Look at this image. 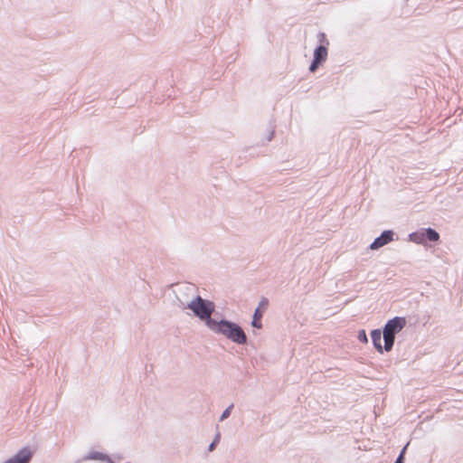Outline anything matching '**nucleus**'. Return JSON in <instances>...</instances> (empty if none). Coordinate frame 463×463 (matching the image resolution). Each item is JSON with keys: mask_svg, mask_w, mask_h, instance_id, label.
Wrapping results in <instances>:
<instances>
[{"mask_svg": "<svg viewBox=\"0 0 463 463\" xmlns=\"http://www.w3.org/2000/svg\"><path fill=\"white\" fill-rule=\"evenodd\" d=\"M408 446H409V442L402 449L398 457H402V458L405 459V453H406V449H407Z\"/></svg>", "mask_w": 463, "mask_h": 463, "instance_id": "nucleus-16", "label": "nucleus"}, {"mask_svg": "<svg viewBox=\"0 0 463 463\" xmlns=\"http://www.w3.org/2000/svg\"><path fill=\"white\" fill-rule=\"evenodd\" d=\"M317 40L319 44L317 46H324L325 48H328L329 41L326 38V34L323 32H319L317 34Z\"/></svg>", "mask_w": 463, "mask_h": 463, "instance_id": "nucleus-11", "label": "nucleus"}, {"mask_svg": "<svg viewBox=\"0 0 463 463\" xmlns=\"http://www.w3.org/2000/svg\"><path fill=\"white\" fill-rule=\"evenodd\" d=\"M233 409V403H232L231 405H229L222 413L219 420L220 421H223L224 420H226L227 418L230 417L231 413H232V411Z\"/></svg>", "mask_w": 463, "mask_h": 463, "instance_id": "nucleus-12", "label": "nucleus"}, {"mask_svg": "<svg viewBox=\"0 0 463 463\" xmlns=\"http://www.w3.org/2000/svg\"><path fill=\"white\" fill-rule=\"evenodd\" d=\"M220 439H221V434L218 432V433L215 435V437H214V439H213V441H212V442L209 444V446H208V450H209V451H213V450L216 449L217 445H218V444H219V442H220Z\"/></svg>", "mask_w": 463, "mask_h": 463, "instance_id": "nucleus-13", "label": "nucleus"}, {"mask_svg": "<svg viewBox=\"0 0 463 463\" xmlns=\"http://www.w3.org/2000/svg\"><path fill=\"white\" fill-rule=\"evenodd\" d=\"M383 336V329H373L371 331V339L373 345V347L376 349L377 352L380 354H383L384 350V345H382L381 339Z\"/></svg>", "mask_w": 463, "mask_h": 463, "instance_id": "nucleus-8", "label": "nucleus"}, {"mask_svg": "<svg viewBox=\"0 0 463 463\" xmlns=\"http://www.w3.org/2000/svg\"><path fill=\"white\" fill-rule=\"evenodd\" d=\"M394 236L395 232L392 230H385L373 240L369 248L373 250H379L392 241L394 240Z\"/></svg>", "mask_w": 463, "mask_h": 463, "instance_id": "nucleus-6", "label": "nucleus"}, {"mask_svg": "<svg viewBox=\"0 0 463 463\" xmlns=\"http://www.w3.org/2000/svg\"><path fill=\"white\" fill-rule=\"evenodd\" d=\"M328 48L324 46H317L314 50L313 59L324 63L326 61Z\"/></svg>", "mask_w": 463, "mask_h": 463, "instance_id": "nucleus-10", "label": "nucleus"}, {"mask_svg": "<svg viewBox=\"0 0 463 463\" xmlns=\"http://www.w3.org/2000/svg\"><path fill=\"white\" fill-rule=\"evenodd\" d=\"M269 301L267 298L262 297L260 301L259 302L258 307L255 308L252 321L250 323L251 326L257 329L262 328V317L269 307Z\"/></svg>", "mask_w": 463, "mask_h": 463, "instance_id": "nucleus-5", "label": "nucleus"}, {"mask_svg": "<svg viewBox=\"0 0 463 463\" xmlns=\"http://www.w3.org/2000/svg\"><path fill=\"white\" fill-rule=\"evenodd\" d=\"M409 239L418 244L436 242L439 240V233L433 228H422L409 234Z\"/></svg>", "mask_w": 463, "mask_h": 463, "instance_id": "nucleus-4", "label": "nucleus"}, {"mask_svg": "<svg viewBox=\"0 0 463 463\" xmlns=\"http://www.w3.org/2000/svg\"><path fill=\"white\" fill-rule=\"evenodd\" d=\"M357 339L363 343V344H367L368 343V337H367V335H366V331L364 329H361L358 331L357 333Z\"/></svg>", "mask_w": 463, "mask_h": 463, "instance_id": "nucleus-14", "label": "nucleus"}, {"mask_svg": "<svg viewBox=\"0 0 463 463\" xmlns=\"http://www.w3.org/2000/svg\"><path fill=\"white\" fill-rule=\"evenodd\" d=\"M322 64H323L322 62L313 59L309 65V71L316 72L317 71V69L319 68V66Z\"/></svg>", "mask_w": 463, "mask_h": 463, "instance_id": "nucleus-15", "label": "nucleus"}, {"mask_svg": "<svg viewBox=\"0 0 463 463\" xmlns=\"http://www.w3.org/2000/svg\"><path fill=\"white\" fill-rule=\"evenodd\" d=\"M209 329L217 335L225 336L237 345H244L248 344V337L243 328L232 320L226 318L216 319Z\"/></svg>", "mask_w": 463, "mask_h": 463, "instance_id": "nucleus-2", "label": "nucleus"}, {"mask_svg": "<svg viewBox=\"0 0 463 463\" xmlns=\"http://www.w3.org/2000/svg\"><path fill=\"white\" fill-rule=\"evenodd\" d=\"M406 318L394 317L389 319L383 327V338L385 352H391L393 348L395 337L406 326Z\"/></svg>", "mask_w": 463, "mask_h": 463, "instance_id": "nucleus-3", "label": "nucleus"}, {"mask_svg": "<svg viewBox=\"0 0 463 463\" xmlns=\"http://www.w3.org/2000/svg\"><path fill=\"white\" fill-rule=\"evenodd\" d=\"M405 459L402 457H397L394 463H404Z\"/></svg>", "mask_w": 463, "mask_h": 463, "instance_id": "nucleus-19", "label": "nucleus"}, {"mask_svg": "<svg viewBox=\"0 0 463 463\" xmlns=\"http://www.w3.org/2000/svg\"><path fill=\"white\" fill-rule=\"evenodd\" d=\"M408 446H409V442L402 449L398 457H402V458L405 459V453H406V449H407Z\"/></svg>", "mask_w": 463, "mask_h": 463, "instance_id": "nucleus-17", "label": "nucleus"}, {"mask_svg": "<svg viewBox=\"0 0 463 463\" xmlns=\"http://www.w3.org/2000/svg\"><path fill=\"white\" fill-rule=\"evenodd\" d=\"M177 299L183 308L190 309L194 316L203 321L208 328L216 321V318L212 317V315L215 313V304L213 301L203 298L200 295H197L186 304L178 298Z\"/></svg>", "mask_w": 463, "mask_h": 463, "instance_id": "nucleus-1", "label": "nucleus"}, {"mask_svg": "<svg viewBox=\"0 0 463 463\" xmlns=\"http://www.w3.org/2000/svg\"><path fill=\"white\" fill-rule=\"evenodd\" d=\"M33 454V451L28 447H24L4 463H30Z\"/></svg>", "mask_w": 463, "mask_h": 463, "instance_id": "nucleus-7", "label": "nucleus"}, {"mask_svg": "<svg viewBox=\"0 0 463 463\" xmlns=\"http://www.w3.org/2000/svg\"><path fill=\"white\" fill-rule=\"evenodd\" d=\"M274 133H275V130H274V129H272V130L269 132V135H268V137H267V141H268V142L271 141V139H272V138H273V137H274Z\"/></svg>", "mask_w": 463, "mask_h": 463, "instance_id": "nucleus-18", "label": "nucleus"}, {"mask_svg": "<svg viewBox=\"0 0 463 463\" xmlns=\"http://www.w3.org/2000/svg\"><path fill=\"white\" fill-rule=\"evenodd\" d=\"M85 460H104L108 463H115L107 454L99 451H91L84 457Z\"/></svg>", "mask_w": 463, "mask_h": 463, "instance_id": "nucleus-9", "label": "nucleus"}]
</instances>
